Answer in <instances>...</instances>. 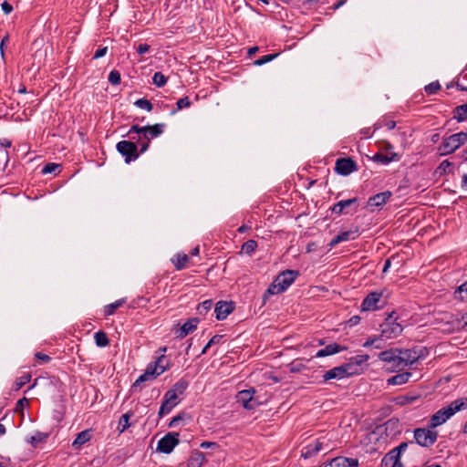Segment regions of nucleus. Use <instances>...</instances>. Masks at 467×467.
Returning <instances> with one entry per match:
<instances>
[{
  "label": "nucleus",
  "instance_id": "f257e3e1",
  "mask_svg": "<svg viewBox=\"0 0 467 467\" xmlns=\"http://www.w3.org/2000/svg\"><path fill=\"white\" fill-rule=\"evenodd\" d=\"M467 408V398H461L451 402L447 407L441 408L434 413L429 423L431 429L441 426L456 412Z\"/></svg>",
  "mask_w": 467,
  "mask_h": 467
},
{
  "label": "nucleus",
  "instance_id": "f03ea898",
  "mask_svg": "<svg viewBox=\"0 0 467 467\" xmlns=\"http://www.w3.org/2000/svg\"><path fill=\"white\" fill-rule=\"evenodd\" d=\"M297 275L298 272L294 270L282 272L270 285L264 297L266 298L268 295H277L284 292L293 284Z\"/></svg>",
  "mask_w": 467,
  "mask_h": 467
},
{
  "label": "nucleus",
  "instance_id": "7ed1b4c3",
  "mask_svg": "<svg viewBox=\"0 0 467 467\" xmlns=\"http://www.w3.org/2000/svg\"><path fill=\"white\" fill-rule=\"evenodd\" d=\"M164 127L165 124L163 123H159L152 126L149 125L144 127H140L139 125H132L130 127V134L141 133L143 140H145L141 143V153L145 152L148 150L150 142L152 139L157 138L162 134Z\"/></svg>",
  "mask_w": 467,
  "mask_h": 467
},
{
  "label": "nucleus",
  "instance_id": "20e7f679",
  "mask_svg": "<svg viewBox=\"0 0 467 467\" xmlns=\"http://www.w3.org/2000/svg\"><path fill=\"white\" fill-rule=\"evenodd\" d=\"M420 356L415 349L398 348L395 361L389 368L393 371L403 370L406 367L412 366L420 359Z\"/></svg>",
  "mask_w": 467,
  "mask_h": 467
},
{
  "label": "nucleus",
  "instance_id": "39448f33",
  "mask_svg": "<svg viewBox=\"0 0 467 467\" xmlns=\"http://www.w3.org/2000/svg\"><path fill=\"white\" fill-rule=\"evenodd\" d=\"M435 320L440 325L439 328L447 333H451L464 327L458 314L443 312L439 314Z\"/></svg>",
  "mask_w": 467,
  "mask_h": 467
},
{
  "label": "nucleus",
  "instance_id": "423d86ee",
  "mask_svg": "<svg viewBox=\"0 0 467 467\" xmlns=\"http://www.w3.org/2000/svg\"><path fill=\"white\" fill-rule=\"evenodd\" d=\"M467 142V132H459L452 134L449 137H444L441 145L439 146V151L441 155H448L454 152L462 145Z\"/></svg>",
  "mask_w": 467,
  "mask_h": 467
},
{
  "label": "nucleus",
  "instance_id": "0eeeda50",
  "mask_svg": "<svg viewBox=\"0 0 467 467\" xmlns=\"http://www.w3.org/2000/svg\"><path fill=\"white\" fill-rule=\"evenodd\" d=\"M408 447L407 442H401L398 447L392 449L388 452L382 459V467H403V464L400 462V454L406 451Z\"/></svg>",
  "mask_w": 467,
  "mask_h": 467
},
{
  "label": "nucleus",
  "instance_id": "6e6552de",
  "mask_svg": "<svg viewBox=\"0 0 467 467\" xmlns=\"http://www.w3.org/2000/svg\"><path fill=\"white\" fill-rule=\"evenodd\" d=\"M117 150L125 158V161L130 163L139 158L140 151H138V148L135 142L130 140H121L116 145Z\"/></svg>",
  "mask_w": 467,
  "mask_h": 467
},
{
  "label": "nucleus",
  "instance_id": "1a4fd4ad",
  "mask_svg": "<svg viewBox=\"0 0 467 467\" xmlns=\"http://www.w3.org/2000/svg\"><path fill=\"white\" fill-rule=\"evenodd\" d=\"M416 442L423 447H430L435 443L438 432L430 429L419 428L414 431Z\"/></svg>",
  "mask_w": 467,
  "mask_h": 467
},
{
  "label": "nucleus",
  "instance_id": "9d476101",
  "mask_svg": "<svg viewBox=\"0 0 467 467\" xmlns=\"http://www.w3.org/2000/svg\"><path fill=\"white\" fill-rule=\"evenodd\" d=\"M384 304L382 292H370L361 304V311H376Z\"/></svg>",
  "mask_w": 467,
  "mask_h": 467
},
{
  "label": "nucleus",
  "instance_id": "9b49d317",
  "mask_svg": "<svg viewBox=\"0 0 467 467\" xmlns=\"http://www.w3.org/2000/svg\"><path fill=\"white\" fill-rule=\"evenodd\" d=\"M178 443V434L170 432L158 441L157 451L162 453H171Z\"/></svg>",
  "mask_w": 467,
  "mask_h": 467
},
{
  "label": "nucleus",
  "instance_id": "f8f14e48",
  "mask_svg": "<svg viewBox=\"0 0 467 467\" xmlns=\"http://www.w3.org/2000/svg\"><path fill=\"white\" fill-rule=\"evenodd\" d=\"M186 389L187 383L183 380H180L165 393L164 399L169 401L170 404L176 406L179 403L180 395H182Z\"/></svg>",
  "mask_w": 467,
  "mask_h": 467
},
{
  "label": "nucleus",
  "instance_id": "ddd939ff",
  "mask_svg": "<svg viewBox=\"0 0 467 467\" xmlns=\"http://www.w3.org/2000/svg\"><path fill=\"white\" fill-rule=\"evenodd\" d=\"M357 170V163L350 158H341L336 161L335 171L340 175L347 176Z\"/></svg>",
  "mask_w": 467,
  "mask_h": 467
},
{
  "label": "nucleus",
  "instance_id": "4468645a",
  "mask_svg": "<svg viewBox=\"0 0 467 467\" xmlns=\"http://www.w3.org/2000/svg\"><path fill=\"white\" fill-rule=\"evenodd\" d=\"M255 390L252 388L249 389H244L237 393L236 400L238 403H241L246 410H253L258 404L254 399Z\"/></svg>",
  "mask_w": 467,
  "mask_h": 467
},
{
  "label": "nucleus",
  "instance_id": "2eb2a0df",
  "mask_svg": "<svg viewBox=\"0 0 467 467\" xmlns=\"http://www.w3.org/2000/svg\"><path fill=\"white\" fill-rule=\"evenodd\" d=\"M403 328L400 324L392 321V315L389 317V318L386 320L385 324L382 325V336L386 337L387 338H392L398 337L401 332Z\"/></svg>",
  "mask_w": 467,
  "mask_h": 467
},
{
  "label": "nucleus",
  "instance_id": "dca6fc26",
  "mask_svg": "<svg viewBox=\"0 0 467 467\" xmlns=\"http://www.w3.org/2000/svg\"><path fill=\"white\" fill-rule=\"evenodd\" d=\"M200 320L196 317L191 318L186 321L182 326L174 328V335L178 338H183L187 335L192 333L196 328Z\"/></svg>",
  "mask_w": 467,
  "mask_h": 467
},
{
  "label": "nucleus",
  "instance_id": "f3484780",
  "mask_svg": "<svg viewBox=\"0 0 467 467\" xmlns=\"http://www.w3.org/2000/svg\"><path fill=\"white\" fill-rule=\"evenodd\" d=\"M207 449L215 450L214 455L213 454L209 456V463H211L212 467H217L224 460V451L218 443L206 441V450Z\"/></svg>",
  "mask_w": 467,
  "mask_h": 467
},
{
  "label": "nucleus",
  "instance_id": "a211bd4d",
  "mask_svg": "<svg viewBox=\"0 0 467 467\" xmlns=\"http://www.w3.org/2000/svg\"><path fill=\"white\" fill-rule=\"evenodd\" d=\"M348 368L349 365H343L339 367H335L332 369L327 371L324 376V381H328L330 379H341L345 377L348 376Z\"/></svg>",
  "mask_w": 467,
  "mask_h": 467
},
{
  "label": "nucleus",
  "instance_id": "6ab92c4d",
  "mask_svg": "<svg viewBox=\"0 0 467 467\" xmlns=\"http://www.w3.org/2000/svg\"><path fill=\"white\" fill-rule=\"evenodd\" d=\"M234 306L232 302L219 301L214 308L216 318L218 320H223L227 316L233 312Z\"/></svg>",
  "mask_w": 467,
  "mask_h": 467
},
{
  "label": "nucleus",
  "instance_id": "aec40b11",
  "mask_svg": "<svg viewBox=\"0 0 467 467\" xmlns=\"http://www.w3.org/2000/svg\"><path fill=\"white\" fill-rule=\"evenodd\" d=\"M391 195L392 193L389 191L379 192L368 199V205L369 207L379 208L387 202Z\"/></svg>",
  "mask_w": 467,
  "mask_h": 467
},
{
  "label": "nucleus",
  "instance_id": "412c9836",
  "mask_svg": "<svg viewBox=\"0 0 467 467\" xmlns=\"http://www.w3.org/2000/svg\"><path fill=\"white\" fill-rule=\"evenodd\" d=\"M352 205H355V207L357 208V206H358V199L357 198H351V199L340 201V202H337L336 204H334L333 207L331 208V210L333 213H335L337 214H341L343 213H348V212L347 211V209L350 208Z\"/></svg>",
  "mask_w": 467,
  "mask_h": 467
},
{
  "label": "nucleus",
  "instance_id": "4be33fe9",
  "mask_svg": "<svg viewBox=\"0 0 467 467\" xmlns=\"http://www.w3.org/2000/svg\"><path fill=\"white\" fill-rule=\"evenodd\" d=\"M148 366L151 367V369L157 376H160L169 368L170 362L164 355H161L155 362L150 363Z\"/></svg>",
  "mask_w": 467,
  "mask_h": 467
},
{
  "label": "nucleus",
  "instance_id": "5701e85b",
  "mask_svg": "<svg viewBox=\"0 0 467 467\" xmlns=\"http://www.w3.org/2000/svg\"><path fill=\"white\" fill-rule=\"evenodd\" d=\"M358 231H345L340 233L339 234L336 235L332 238V240L329 243L330 247H334L337 244H340L341 242L354 240L358 236Z\"/></svg>",
  "mask_w": 467,
  "mask_h": 467
},
{
  "label": "nucleus",
  "instance_id": "b1692460",
  "mask_svg": "<svg viewBox=\"0 0 467 467\" xmlns=\"http://www.w3.org/2000/svg\"><path fill=\"white\" fill-rule=\"evenodd\" d=\"M347 348L343 347L341 345H338L337 343L327 345L324 348L318 350L316 354L317 358H323L327 356H330L336 353H338L340 351L346 350Z\"/></svg>",
  "mask_w": 467,
  "mask_h": 467
},
{
  "label": "nucleus",
  "instance_id": "393cba45",
  "mask_svg": "<svg viewBox=\"0 0 467 467\" xmlns=\"http://www.w3.org/2000/svg\"><path fill=\"white\" fill-rule=\"evenodd\" d=\"M323 448V441L316 440L314 442L305 447L302 456L305 458H310L313 455L318 453Z\"/></svg>",
  "mask_w": 467,
  "mask_h": 467
},
{
  "label": "nucleus",
  "instance_id": "a878e982",
  "mask_svg": "<svg viewBox=\"0 0 467 467\" xmlns=\"http://www.w3.org/2000/svg\"><path fill=\"white\" fill-rule=\"evenodd\" d=\"M92 438V433H91V430H84L82 431H80L76 439L74 440V441L72 442V446L75 448V449H78L80 448L83 444H85L86 442H88V441H90V439Z\"/></svg>",
  "mask_w": 467,
  "mask_h": 467
},
{
  "label": "nucleus",
  "instance_id": "bb28decb",
  "mask_svg": "<svg viewBox=\"0 0 467 467\" xmlns=\"http://www.w3.org/2000/svg\"><path fill=\"white\" fill-rule=\"evenodd\" d=\"M334 467H358V462L357 459L337 457L333 459Z\"/></svg>",
  "mask_w": 467,
  "mask_h": 467
},
{
  "label": "nucleus",
  "instance_id": "cd10ccee",
  "mask_svg": "<svg viewBox=\"0 0 467 467\" xmlns=\"http://www.w3.org/2000/svg\"><path fill=\"white\" fill-rule=\"evenodd\" d=\"M157 377L155 372L151 369V367H147L146 370L142 375H140L136 381L133 383L132 388H137L140 386L141 383L152 380Z\"/></svg>",
  "mask_w": 467,
  "mask_h": 467
},
{
  "label": "nucleus",
  "instance_id": "c85d7f7f",
  "mask_svg": "<svg viewBox=\"0 0 467 467\" xmlns=\"http://www.w3.org/2000/svg\"><path fill=\"white\" fill-rule=\"evenodd\" d=\"M189 262V256L186 254H176L171 258V263L175 266L177 270H182L186 267L187 264Z\"/></svg>",
  "mask_w": 467,
  "mask_h": 467
},
{
  "label": "nucleus",
  "instance_id": "c756f323",
  "mask_svg": "<svg viewBox=\"0 0 467 467\" xmlns=\"http://www.w3.org/2000/svg\"><path fill=\"white\" fill-rule=\"evenodd\" d=\"M398 348H390L382 351L379 354V358L389 366H392L395 361V355H397Z\"/></svg>",
  "mask_w": 467,
  "mask_h": 467
},
{
  "label": "nucleus",
  "instance_id": "7c9ffc66",
  "mask_svg": "<svg viewBox=\"0 0 467 467\" xmlns=\"http://www.w3.org/2000/svg\"><path fill=\"white\" fill-rule=\"evenodd\" d=\"M411 377L410 372H403L397 374L390 379H388L389 384L391 385H402L408 382L409 379Z\"/></svg>",
  "mask_w": 467,
  "mask_h": 467
},
{
  "label": "nucleus",
  "instance_id": "2f4dec72",
  "mask_svg": "<svg viewBox=\"0 0 467 467\" xmlns=\"http://www.w3.org/2000/svg\"><path fill=\"white\" fill-rule=\"evenodd\" d=\"M397 158H398L397 153H389V154L377 153L374 155L373 160L377 162L388 164V163L395 161Z\"/></svg>",
  "mask_w": 467,
  "mask_h": 467
},
{
  "label": "nucleus",
  "instance_id": "473e14b6",
  "mask_svg": "<svg viewBox=\"0 0 467 467\" xmlns=\"http://www.w3.org/2000/svg\"><path fill=\"white\" fill-rule=\"evenodd\" d=\"M30 380H31V374L25 373L22 376H20L18 379H16L15 384L13 385L12 389L15 391H17L22 387H24L26 383H28Z\"/></svg>",
  "mask_w": 467,
  "mask_h": 467
},
{
  "label": "nucleus",
  "instance_id": "72a5a7b5",
  "mask_svg": "<svg viewBox=\"0 0 467 467\" xmlns=\"http://www.w3.org/2000/svg\"><path fill=\"white\" fill-rule=\"evenodd\" d=\"M453 112L454 119H456L459 122L467 119V103L456 107Z\"/></svg>",
  "mask_w": 467,
  "mask_h": 467
},
{
  "label": "nucleus",
  "instance_id": "f704fd0d",
  "mask_svg": "<svg viewBox=\"0 0 467 467\" xmlns=\"http://www.w3.org/2000/svg\"><path fill=\"white\" fill-rule=\"evenodd\" d=\"M94 338L96 345L99 348L107 347L109 344V337L107 334L103 331H99L95 333Z\"/></svg>",
  "mask_w": 467,
  "mask_h": 467
},
{
  "label": "nucleus",
  "instance_id": "c9c22d12",
  "mask_svg": "<svg viewBox=\"0 0 467 467\" xmlns=\"http://www.w3.org/2000/svg\"><path fill=\"white\" fill-rule=\"evenodd\" d=\"M48 437L47 433L37 431L32 435L27 441L32 445L36 446L38 443L45 442Z\"/></svg>",
  "mask_w": 467,
  "mask_h": 467
},
{
  "label": "nucleus",
  "instance_id": "e433bc0d",
  "mask_svg": "<svg viewBox=\"0 0 467 467\" xmlns=\"http://www.w3.org/2000/svg\"><path fill=\"white\" fill-rule=\"evenodd\" d=\"M454 297L461 301L467 300V281L457 287L454 292Z\"/></svg>",
  "mask_w": 467,
  "mask_h": 467
},
{
  "label": "nucleus",
  "instance_id": "4c0bfd02",
  "mask_svg": "<svg viewBox=\"0 0 467 467\" xmlns=\"http://www.w3.org/2000/svg\"><path fill=\"white\" fill-rule=\"evenodd\" d=\"M125 303V299H119L114 303L107 305L104 308V313L106 316H111L115 313L116 309L121 306Z\"/></svg>",
  "mask_w": 467,
  "mask_h": 467
},
{
  "label": "nucleus",
  "instance_id": "58836bf2",
  "mask_svg": "<svg viewBox=\"0 0 467 467\" xmlns=\"http://www.w3.org/2000/svg\"><path fill=\"white\" fill-rule=\"evenodd\" d=\"M130 416V413H125L120 417L118 425V431H119V433L124 432L130 427L129 420Z\"/></svg>",
  "mask_w": 467,
  "mask_h": 467
},
{
  "label": "nucleus",
  "instance_id": "ea45409f",
  "mask_svg": "<svg viewBox=\"0 0 467 467\" xmlns=\"http://www.w3.org/2000/svg\"><path fill=\"white\" fill-rule=\"evenodd\" d=\"M363 347H365V348L375 347L376 348L379 349V348H382L384 347L383 346V340L380 337H379L368 338L363 344Z\"/></svg>",
  "mask_w": 467,
  "mask_h": 467
},
{
  "label": "nucleus",
  "instance_id": "a19ab883",
  "mask_svg": "<svg viewBox=\"0 0 467 467\" xmlns=\"http://www.w3.org/2000/svg\"><path fill=\"white\" fill-rule=\"evenodd\" d=\"M257 243L254 240H248L242 245V252L251 254L255 251Z\"/></svg>",
  "mask_w": 467,
  "mask_h": 467
},
{
  "label": "nucleus",
  "instance_id": "79ce46f5",
  "mask_svg": "<svg viewBox=\"0 0 467 467\" xmlns=\"http://www.w3.org/2000/svg\"><path fill=\"white\" fill-rule=\"evenodd\" d=\"M134 105L137 106L140 109H145L147 111L152 110V104L149 99H139L134 102Z\"/></svg>",
  "mask_w": 467,
  "mask_h": 467
},
{
  "label": "nucleus",
  "instance_id": "37998d69",
  "mask_svg": "<svg viewBox=\"0 0 467 467\" xmlns=\"http://www.w3.org/2000/svg\"><path fill=\"white\" fill-rule=\"evenodd\" d=\"M167 80L168 78L161 72H156L152 78V82L157 87H163Z\"/></svg>",
  "mask_w": 467,
  "mask_h": 467
},
{
  "label": "nucleus",
  "instance_id": "c03bdc74",
  "mask_svg": "<svg viewBox=\"0 0 467 467\" xmlns=\"http://www.w3.org/2000/svg\"><path fill=\"white\" fill-rule=\"evenodd\" d=\"M176 106V109L171 111L172 114L181 109L189 108L191 106V101L188 97H184L177 101Z\"/></svg>",
  "mask_w": 467,
  "mask_h": 467
},
{
  "label": "nucleus",
  "instance_id": "a18cd8bd",
  "mask_svg": "<svg viewBox=\"0 0 467 467\" xmlns=\"http://www.w3.org/2000/svg\"><path fill=\"white\" fill-rule=\"evenodd\" d=\"M175 406L170 404L169 401H167L164 398H163V401L161 403V406L160 408V410H159V416L160 417H163L164 415L168 414L171 412V410L174 408Z\"/></svg>",
  "mask_w": 467,
  "mask_h": 467
},
{
  "label": "nucleus",
  "instance_id": "49530a36",
  "mask_svg": "<svg viewBox=\"0 0 467 467\" xmlns=\"http://www.w3.org/2000/svg\"><path fill=\"white\" fill-rule=\"evenodd\" d=\"M441 87L439 81H434L425 86L424 89L428 95H433L436 94L441 89Z\"/></svg>",
  "mask_w": 467,
  "mask_h": 467
},
{
  "label": "nucleus",
  "instance_id": "de8ad7c7",
  "mask_svg": "<svg viewBox=\"0 0 467 467\" xmlns=\"http://www.w3.org/2000/svg\"><path fill=\"white\" fill-rule=\"evenodd\" d=\"M29 406V400L26 398L20 399L16 405V412L23 414L25 408Z\"/></svg>",
  "mask_w": 467,
  "mask_h": 467
},
{
  "label": "nucleus",
  "instance_id": "09e8293b",
  "mask_svg": "<svg viewBox=\"0 0 467 467\" xmlns=\"http://www.w3.org/2000/svg\"><path fill=\"white\" fill-rule=\"evenodd\" d=\"M277 56H278L277 53L263 56L262 57H260L259 59L254 61V65H257V66L264 65L267 62H270L271 60L275 58Z\"/></svg>",
  "mask_w": 467,
  "mask_h": 467
},
{
  "label": "nucleus",
  "instance_id": "8fccbe9b",
  "mask_svg": "<svg viewBox=\"0 0 467 467\" xmlns=\"http://www.w3.org/2000/svg\"><path fill=\"white\" fill-rule=\"evenodd\" d=\"M59 168H60L59 164L53 163V162L47 163V165L44 166V168L42 170V173L48 174V173L56 172L57 170H59Z\"/></svg>",
  "mask_w": 467,
  "mask_h": 467
},
{
  "label": "nucleus",
  "instance_id": "3c124183",
  "mask_svg": "<svg viewBox=\"0 0 467 467\" xmlns=\"http://www.w3.org/2000/svg\"><path fill=\"white\" fill-rule=\"evenodd\" d=\"M109 81L112 85H118L120 83V74L118 70H112L110 71L109 75Z\"/></svg>",
  "mask_w": 467,
  "mask_h": 467
},
{
  "label": "nucleus",
  "instance_id": "603ef678",
  "mask_svg": "<svg viewBox=\"0 0 467 467\" xmlns=\"http://www.w3.org/2000/svg\"><path fill=\"white\" fill-rule=\"evenodd\" d=\"M128 136H129V138L131 140L130 141L135 142V143H136V145H137V144H139L140 147H141V143H142L143 141H145V140H143V137H142L141 133H133V134H130V130H129V132H128Z\"/></svg>",
  "mask_w": 467,
  "mask_h": 467
},
{
  "label": "nucleus",
  "instance_id": "864d4df0",
  "mask_svg": "<svg viewBox=\"0 0 467 467\" xmlns=\"http://www.w3.org/2000/svg\"><path fill=\"white\" fill-rule=\"evenodd\" d=\"M35 358H36L37 360L41 361L42 363H47V362H49V361H50V359H51L49 356H47V355H46V354H44V353H41V352H36V353L35 354Z\"/></svg>",
  "mask_w": 467,
  "mask_h": 467
},
{
  "label": "nucleus",
  "instance_id": "5fc2aeb1",
  "mask_svg": "<svg viewBox=\"0 0 467 467\" xmlns=\"http://www.w3.org/2000/svg\"><path fill=\"white\" fill-rule=\"evenodd\" d=\"M150 49V46L148 44L141 43L138 46L137 51L140 55L147 53Z\"/></svg>",
  "mask_w": 467,
  "mask_h": 467
},
{
  "label": "nucleus",
  "instance_id": "6e6d98bb",
  "mask_svg": "<svg viewBox=\"0 0 467 467\" xmlns=\"http://www.w3.org/2000/svg\"><path fill=\"white\" fill-rule=\"evenodd\" d=\"M223 338V336L216 335L213 336L208 343H206V349H208L211 346L219 343Z\"/></svg>",
  "mask_w": 467,
  "mask_h": 467
},
{
  "label": "nucleus",
  "instance_id": "4d7b16f0",
  "mask_svg": "<svg viewBox=\"0 0 467 467\" xmlns=\"http://www.w3.org/2000/svg\"><path fill=\"white\" fill-rule=\"evenodd\" d=\"M2 10L5 15L10 14L13 11V6L6 1L1 5Z\"/></svg>",
  "mask_w": 467,
  "mask_h": 467
},
{
  "label": "nucleus",
  "instance_id": "13d9d810",
  "mask_svg": "<svg viewBox=\"0 0 467 467\" xmlns=\"http://www.w3.org/2000/svg\"><path fill=\"white\" fill-rule=\"evenodd\" d=\"M108 51V47H101V48H99L95 54H94V58H99V57H102L103 56L106 55Z\"/></svg>",
  "mask_w": 467,
  "mask_h": 467
},
{
  "label": "nucleus",
  "instance_id": "bf43d9fd",
  "mask_svg": "<svg viewBox=\"0 0 467 467\" xmlns=\"http://www.w3.org/2000/svg\"><path fill=\"white\" fill-rule=\"evenodd\" d=\"M451 166V163L448 161V160H445L443 161L440 166H439V170H441V171L443 172H446L447 171V169Z\"/></svg>",
  "mask_w": 467,
  "mask_h": 467
},
{
  "label": "nucleus",
  "instance_id": "052dcab7",
  "mask_svg": "<svg viewBox=\"0 0 467 467\" xmlns=\"http://www.w3.org/2000/svg\"><path fill=\"white\" fill-rule=\"evenodd\" d=\"M360 322V317L358 316H353L348 323L350 327L356 326Z\"/></svg>",
  "mask_w": 467,
  "mask_h": 467
},
{
  "label": "nucleus",
  "instance_id": "680f3d73",
  "mask_svg": "<svg viewBox=\"0 0 467 467\" xmlns=\"http://www.w3.org/2000/svg\"><path fill=\"white\" fill-rule=\"evenodd\" d=\"M197 464H198V459L192 456L191 459L189 460L187 467H196Z\"/></svg>",
  "mask_w": 467,
  "mask_h": 467
},
{
  "label": "nucleus",
  "instance_id": "e2e57ef3",
  "mask_svg": "<svg viewBox=\"0 0 467 467\" xmlns=\"http://www.w3.org/2000/svg\"><path fill=\"white\" fill-rule=\"evenodd\" d=\"M182 420L180 415L175 416L170 422V427L176 426V424Z\"/></svg>",
  "mask_w": 467,
  "mask_h": 467
},
{
  "label": "nucleus",
  "instance_id": "0e129e2a",
  "mask_svg": "<svg viewBox=\"0 0 467 467\" xmlns=\"http://www.w3.org/2000/svg\"><path fill=\"white\" fill-rule=\"evenodd\" d=\"M215 453V450H212V449H207L206 450V464H208L210 462V460H209V456L210 455H214Z\"/></svg>",
  "mask_w": 467,
  "mask_h": 467
},
{
  "label": "nucleus",
  "instance_id": "69168bd1",
  "mask_svg": "<svg viewBox=\"0 0 467 467\" xmlns=\"http://www.w3.org/2000/svg\"><path fill=\"white\" fill-rule=\"evenodd\" d=\"M385 126L387 127L388 130H393L396 126V122L393 120H389L386 122Z\"/></svg>",
  "mask_w": 467,
  "mask_h": 467
},
{
  "label": "nucleus",
  "instance_id": "338daca9",
  "mask_svg": "<svg viewBox=\"0 0 467 467\" xmlns=\"http://www.w3.org/2000/svg\"><path fill=\"white\" fill-rule=\"evenodd\" d=\"M460 318L462 320V325H464V327L467 326V313L462 316H460Z\"/></svg>",
  "mask_w": 467,
  "mask_h": 467
},
{
  "label": "nucleus",
  "instance_id": "774afa93",
  "mask_svg": "<svg viewBox=\"0 0 467 467\" xmlns=\"http://www.w3.org/2000/svg\"><path fill=\"white\" fill-rule=\"evenodd\" d=\"M462 187L466 188L467 189V174H463L462 175Z\"/></svg>",
  "mask_w": 467,
  "mask_h": 467
}]
</instances>
